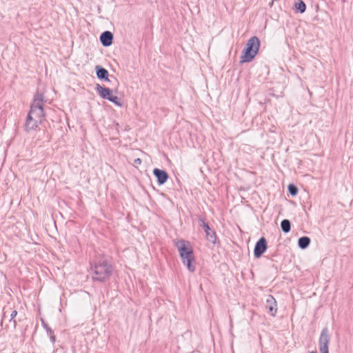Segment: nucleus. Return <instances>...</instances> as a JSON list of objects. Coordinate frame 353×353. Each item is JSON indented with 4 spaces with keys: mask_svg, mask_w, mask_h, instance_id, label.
I'll use <instances>...</instances> for the list:
<instances>
[{
    "mask_svg": "<svg viewBox=\"0 0 353 353\" xmlns=\"http://www.w3.org/2000/svg\"><path fill=\"white\" fill-rule=\"evenodd\" d=\"M90 271L93 281L105 283L110 279L113 267L108 259L103 256L90 262Z\"/></svg>",
    "mask_w": 353,
    "mask_h": 353,
    "instance_id": "obj_1",
    "label": "nucleus"
},
{
    "mask_svg": "<svg viewBox=\"0 0 353 353\" xmlns=\"http://www.w3.org/2000/svg\"><path fill=\"white\" fill-rule=\"evenodd\" d=\"M183 263L188 270L193 272L195 271V259L191 244L189 241L181 239L174 243Z\"/></svg>",
    "mask_w": 353,
    "mask_h": 353,
    "instance_id": "obj_2",
    "label": "nucleus"
},
{
    "mask_svg": "<svg viewBox=\"0 0 353 353\" xmlns=\"http://www.w3.org/2000/svg\"><path fill=\"white\" fill-rule=\"evenodd\" d=\"M260 40L256 37H252L247 42L245 48L241 56V63H248L252 61L257 54L260 48Z\"/></svg>",
    "mask_w": 353,
    "mask_h": 353,
    "instance_id": "obj_3",
    "label": "nucleus"
},
{
    "mask_svg": "<svg viewBox=\"0 0 353 353\" xmlns=\"http://www.w3.org/2000/svg\"><path fill=\"white\" fill-rule=\"evenodd\" d=\"M44 102V95L42 93L37 92L34 95V100L30 106V110L28 116L33 117L37 121H41L44 117L43 105Z\"/></svg>",
    "mask_w": 353,
    "mask_h": 353,
    "instance_id": "obj_4",
    "label": "nucleus"
},
{
    "mask_svg": "<svg viewBox=\"0 0 353 353\" xmlns=\"http://www.w3.org/2000/svg\"><path fill=\"white\" fill-rule=\"evenodd\" d=\"M199 225L202 228L205 233L206 239L215 245L217 239L216 232L210 228L209 224L205 222L204 219L201 217L198 219Z\"/></svg>",
    "mask_w": 353,
    "mask_h": 353,
    "instance_id": "obj_5",
    "label": "nucleus"
},
{
    "mask_svg": "<svg viewBox=\"0 0 353 353\" xmlns=\"http://www.w3.org/2000/svg\"><path fill=\"white\" fill-rule=\"evenodd\" d=\"M330 336L329 331L327 327H324L321 333L319 345L321 353H329L328 345L330 343Z\"/></svg>",
    "mask_w": 353,
    "mask_h": 353,
    "instance_id": "obj_6",
    "label": "nucleus"
},
{
    "mask_svg": "<svg viewBox=\"0 0 353 353\" xmlns=\"http://www.w3.org/2000/svg\"><path fill=\"white\" fill-rule=\"evenodd\" d=\"M10 312V319L9 323L12 324L14 329L16 328L17 322L15 319V317L17 315V311L16 310H12V308L10 305H6L3 308V316L1 321V325L3 323V321L6 318L7 314Z\"/></svg>",
    "mask_w": 353,
    "mask_h": 353,
    "instance_id": "obj_7",
    "label": "nucleus"
},
{
    "mask_svg": "<svg viewBox=\"0 0 353 353\" xmlns=\"http://www.w3.org/2000/svg\"><path fill=\"white\" fill-rule=\"evenodd\" d=\"M268 248L267 240L265 237H261L255 244L254 255L255 258L261 257Z\"/></svg>",
    "mask_w": 353,
    "mask_h": 353,
    "instance_id": "obj_8",
    "label": "nucleus"
},
{
    "mask_svg": "<svg viewBox=\"0 0 353 353\" xmlns=\"http://www.w3.org/2000/svg\"><path fill=\"white\" fill-rule=\"evenodd\" d=\"M153 174L157 178V183L159 185L165 184L169 178V175L165 170L159 168H154L153 170Z\"/></svg>",
    "mask_w": 353,
    "mask_h": 353,
    "instance_id": "obj_9",
    "label": "nucleus"
},
{
    "mask_svg": "<svg viewBox=\"0 0 353 353\" xmlns=\"http://www.w3.org/2000/svg\"><path fill=\"white\" fill-rule=\"evenodd\" d=\"M265 307L270 315L274 316L277 312V304L272 295H268L266 299Z\"/></svg>",
    "mask_w": 353,
    "mask_h": 353,
    "instance_id": "obj_10",
    "label": "nucleus"
},
{
    "mask_svg": "<svg viewBox=\"0 0 353 353\" xmlns=\"http://www.w3.org/2000/svg\"><path fill=\"white\" fill-rule=\"evenodd\" d=\"M113 34L110 31H105L100 36V41L104 47H108L112 43Z\"/></svg>",
    "mask_w": 353,
    "mask_h": 353,
    "instance_id": "obj_11",
    "label": "nucleus"
},
{
    "mask_svg": "<svg viewBox=\"0 0 353 353\" xmlns=\"http://www.w3.org/2000/svg\"><path fill=\"white\" fill-rule=\"evenodd\" d=\"M96 91L101 98L105 99H108V97L112 94V90L110 88L103 87L100 84H97Z\"/></svg>",
    "mask_w": 353,
    "mask_h": 353,
    "instance_id": "obj_12",
    "label": "nucleus"
},
{
    "mask_svg": "<svg viewBox=\"0 0 353 353\" xmlns=\"http://www.w3.org/2000/svg\"><path fill=\"white\" fill-rule=\"evenodd\" d=\"M41 121H37L36 119H34L33 117H30V116H28L26 122V130L27 131L37 130L38 124L41 123Z\"/></svg>",
    "mask_w": 353,
    "mask_h": 353,
    "instance_id": "obj_13",
    "label": "nucleus"
},
{
    "mask_svg": "<svg viewBox=\"0 0 353 353\" xmlns=\"http://www.w3.org/2000/svg\"><path fill=\"white\" fill-rule=\"evenodd\" d=\"M95 69H96L97 77L99 79H101V80L103 79V80H105L107 81H110V79H108V76H109L108 71L106 69H105L104 68H103L100 65H97Z\"/></svg>",
    "mask_w": 353,
    "mask_h": 353,
    "instance_id": "obj_14",
    "label": "nucleus"
},
{
    "mask_svg": "<svg viewBox=\"0 0 353 353\" xmlns=\"http://www.w3.org/2000/svg\"><path fill=\"white\" fill-rule=\"evenodd\" d=\"M311 240L308 236H301L298 240V245L301 249H306L310 244Z\"/></svg>",
    "mask_w": 353,
    "mask_h": 353,
    "instance_id": "obj_15",
    "label": "nucleus"
},
{
    "mask_svg": "<svg viewBox=\"0 0 353 353\" xmlns=\"http://www.w3.org/2000/svg\"><path fill=\"white\" fill-rule=\"evenodd\" d=\"M294 8L300 13H303L306 10V5L302 0H294Z\"/></svg>",
    "mask_w": 353,
    "mask_h": 353,
    "instance_id": "obj_16",
    "label": "nucleus"
},
{
    "mask_svg": "<svg viewBox=\"0 0 353 353\" xmlns=\"http://www.w3.org/2000/svg\"><path fill=\"white\" fill-rule=\"evenodd\" d=\"M42 324H43V327L46 329L48 335L50 336L51 342L52 343H54L55 342L56 337L54 334L53 330L43 321H42Z\"/></svg>",
    "mask_w": 353,
    "mask_h": 353,
    "instance_id": "obj_17",
    "label": "nucleus"
},
{
    "mask_svg": "<svg viewBox=\"0 0 353 353\" xmlns=\"http://www.w3.org/2000/svg\"><path fill=\"white\" fill-rule=\"evenodd\" d=\"M281 228L284 233H288L291 230V223L288 219H283L281 222Z\"/></svg>",
    "mask_w": 353,
    "mask_h": 353,
    "instance_id": "obj_18",
    "label": "nucleus"
},
{
    "mask_svg": "<svg viewBox=\"0 0 353 353\" xmlns=\"http://www.w3.org/2000/svg\"><path fill=\"white\" fill-rule=\"evenodd\" d=\"M288 190L292 196H294L298 194V188L293 183L288 185Z\"/></svg>",
    "mask_w": 353,
    "mask_h": 353,
    "instance_id": "obj_19",
    "label": "nucleus"
},
{
    "mask_svg": "<svg viewBox=\"0 0 353 353\" xmlns=\"http://www.w3.org/2000/svg\"><path fill=\"white\" fill-rule=\"evenodd\" d=\"M107 100L114 103L117 105H121V103L119 102V99L117 96L112 95V94L109 97H108Z\"/></svg>",
    "mask_w": 353,
    "mask_h": 353,
    "instance_id": "obj_20",
    "label": "nucleus"
},
{
    "mask_svg": "<svg viewBox=\"0 0 353 353\" xmlns=\"http://www.w3.org/2000/svg\"><path fill=\"white\" fill-rule=\"evenodd\" d=\"M141 163L142 160L140 158H137L134 160L133 165L134 166L137 168L139 165L141 164Z\"/></svg>",
    "mask_w": 353,
    "mask_h": 353,
    "instance_id": "obj_21",
    "label": "nucleus"
},
{
    "mask_svg": "<svg viewBox=\"0 0 353 353\" xmlns=\"http://www.w3.org/2000/svg\"><path fill=\"white\" fill-rule=\"evenodd\" d=\"M198 135H199L201 137V138H202L203 134H196V133L190 134V138L192 139H193L194 138H195L196 139H199Z\"/></svg>",
    "mask_w": 353,
    "mask_h": 353,
    "instance_id": "obj_22",
    "label": "nucleus"
},
{
    "mask_svg": "<svg viewBox=\"0 0 353 353\" xmlns=\"http://www.w3.org/2000/svg\"><path fill=\"white\" fill-rule=\"evenodd\" d=\"M310 353H317V352L316 350H314V351H312Z\"/></svg>",
    "mask_w": 353,
    "mask_h": 353,
    "instance_id": "obj_23",
    "label": "nucleus"
}]
</instances>
